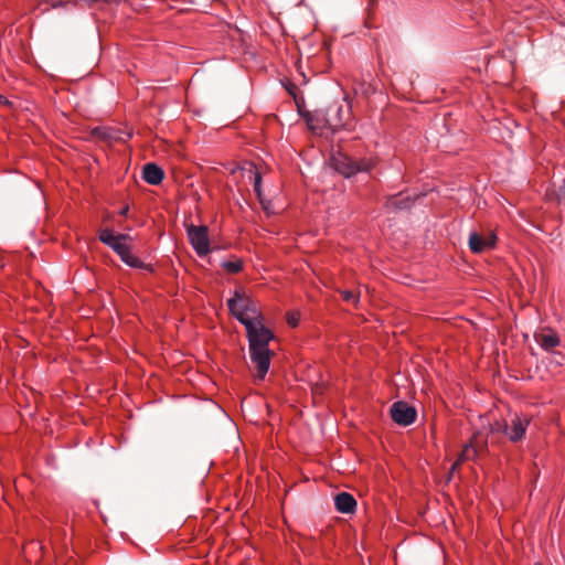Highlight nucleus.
I'll return each mask as SVG.
<instances>
[{
	"instance_id": "obj_1",
	"label": "nucleus",
	"mask_w": 565,
	"mask_h": 565,
	"mask_svg": "<svg viewBox=\"0 0 565 565\" xmlns=\"http://www.w3.org/2000/svg\"><path fill=\"white\" fill-rule=\"evenodd\" d=\"M227 308L245 327L249 356L257 370L256 377L264 380L274 356L269 349V342L275 338L273 330L264 324V316L257 301L243 289L234 291L233 297L227 300Z\"/></svg>"
},
{
	"instance_id": "obj_2",
	"label": "nucleus",
	"mask_w": 565,
	"mask_h": 565,
	"mask_svg": "<svg viewBox=\"0 0 565 565\" xmlns=\"http://www.w3.org/2000/svg\"><path fill=\"white\" fill-rule=\"evenodd\" d=\"M342 103H332L324 109H316L302 114L310 130L322 134L324 129L333 132L339 130L352 131L355 128V118L352 111V103L348 95Z\"/></svg>"
},
{
	"instance_id": "obj_3",
	"label": "nucleus",
	"mask_w": 565,
	"mask_h": 565,
	"mask_svg": "<svg viewBox=\"0 0 565 565\" xmlns=\"http://www.w3.org/2000/svg\"><path fill=\"white\" fill-rule=\"evenodd\" d=\"M98 239L111 248L127 266L137 269H143L153 273L154 268L151 264H146L138 256L132 254V248L127 241L131 242L132 237L129 234L114 235L108 228L100 230Z\"/></svg>"
},
{
	"instance_id": "obj_4",
	"label": "nucleus",
	"mask_w": 565,
	"mask_h": 565,
	"mask_svg": "<svg viewBox=\"0 0 565 565\" xmlns=\"http://www.w3.org/2000/svg\"><path fill=\"white\" fill-rule=\"evenodd\" d=\"M379 162L380 160L376 156L355 159L341 151H338L331 157L333 169L347 179L360 172L372 171L377 167Z\"/></svg>"
},
{
	"instance_id": "obj_5",
	"label": "nucleus",
	"mask_w": 565,
	"mask_h": 565,
	"mask_svg": "<svg viewBox=\"0 0 565 565\" xmlns=\"http://www.w3.org/2000/svg\"><path fill=\"white\" fill-rule=\"evenodd\" d=\"M531 416L526 414H513L510 420H495L490 425L492 433H500L508 437L511 443L521 441L531 424Z\"/></svg>"
},
{
	"instance_id": "obj_6",
	"label": "nucleus",
	"mask_w": 565,
	"mask_h": 565,
	"mask_svg": "<svg viewBox=\"0 0 565 565\" xmlns=\"http://www.w3.org/2000/svg\"><path fill=\"white\" fill-rule=\"evenodd\" d=\"M190 245L198 256H206L211 252L209 228L205 225L190 224L185 226Z\"/></svg>"
},
{
	"instance_id": "obj_7",
	"label": "nucleus",
	"mask_w": 565,
	"mask_h": 565,
	"mask_svg": "<svg viewBox=\"0 0 565 565\" xmlns=\"http://www.w3.org/2000/svg\"><path fill=\"white\" fill-rule=\"evenodd\" d=\"M390 415L395 424L402 427H407L415 423L417 418V411L407 402L398 401L392 404Z\"/></svg>"
},
{
	"instance_id": "obj_8",
	"label": "nucleus",
	"mask_w": 565,
	"mask_h": 565,
	"mask_svg": "<svg viewBox=\"0 0 565 565\" xmlns=\"http://www.w3.org/2000/svg\"><path fill=\"white\" fill-rule=\"evenodd\" d=\"M469 248L475 254H481L486 250L492 249L497 245V235L490 231L487 235H481L477 232H472L469 235Z\"/></svg>"
},
{
	"instance_id": "obj_9",
	"label": "nucleus",
	"mask_w": 565,
	"mask_h": 565,
	"mask_svg": "<svg viewBox=\"0 0 565 565\" xmlns=\"http://www.w3.org/2000/svg\"><path fill=\"white\" fill-rule=\"evenodd\" d=\"M534 340L545 352H554V349L561 344L558 333L551 327H543L534 332Z\"/></svg>"
},
{
	"instance_id": "obj_10",
	"label": "nucleus",
	"mask_w": 565,
	"mask_h": 565,
	"mask_svg": "<svg viewBox=\"0 0 565 565\" xmlns=\"http://www.w3.org/2000/svg\"><path fill=\"white\" fill-rule=\"evenodd\" d=\"M415 199L409 195H391L386 199L383 206L388 212H397L403 210H409L414 205Z\"/></svg>"
},
{
	"instance_id": "obj_11",
	"label": "nucleus",
	"mask_w": 565,
	"mask_h": 565,
	"mask_svg": "<svg viewBox=\"0 0 565 565\" xmlns=\"http://www.w3.org/2000/svg\"><path fill=\"white\" fill-rule=\"evenodd\" d=\"M164 178V171L158 164L149 162L142 168V179L150 185H158Z\"/></svg>"
},
{
	"instance_id": "obj_12",
	"label": "nucleus",
	"mask_w": 565,
	"mask_h": 565,
	"mask_svg": "<svg viewBox=\"0 0 565 565\" xmlns=\"http://www.w3.org/2000/svg\"><path fill=\"white\" fill-rule=\"evenodd\" d=\"M334 505L340 513L349 514L355 511L356 500L351 493L340 492L334 498Z\"/></svg>"
},
{
	"instance_id": "obj_13",
	"label": "nucleus",
	"mask_w": 565,
	"mask_h": 565,
	"mask_svg": "<svg viewBox=\"0 0 565 565\" xmlns=\"http://www.w3.org/2000/svg\"><path fill=\"white\" fill-rule=\"evenodd\" d=\"M281 85L286 89V92L294 98V102L298 108L305 103L303 96L297 84H295L288 77H284L280 79Z\"/></svg>"
},
{
	"instance_id": "obj_14",
	"label": "nucleus",
	"mask_w": 565,
	"mask_h": 565,
	"mask_svg": "<svg viewBox=\"0 0 565 565\" xmlns=\"http://www.w3.org/2000/svg\"><path fill=\"white\" fill-rule=\"evenodd\" d=\"M478 455V450L476 446L472 444V440L465 445L457 460L451 466V471L456 470L462 462L468 460H473Z\"/></svg>"
},
{
	"instance_id": "obj_15",
	"label": "nucleus",
	"mask_w": 565,
	"mask_h": 565,
	"mask_svg": "<svg viewBox=\"0 0 565 565\" xmlns=\"http://www.w3.org/2000/svg\"><path fill=\"white\" fill-rule=\"evenodd\" d=\"M221 267L231 275L238 274L244 268V262L239 257H233L232 259L224 260L221 263Z\"/></svg>"
},
{
	"instance_id": "obj_16",
	"label": "nucleus",
	"mask_w": 565,
	"mask_h": 565,
	"mask_svg": "<svg viewBox=\"0 0 565 565\" xmlns=\"http://www.w3.org/2000/svg\"><path fill=\"white\" fill-rule=\"evenodd\" d=\"M90 136L102 141H109L114 138L110 129L106 127L93 128L90 131Z\"/></svg>"
},
{
	"instance_id": "obj_17",
	"label": "nucleus",
	"mask_w": 565,
	"mask_h": 565,
	"mask_svg": "<svg viewBox=\"0 0 565 565\" xmlns=\"http://www.w3.org/2000/svg\"><path fill=\"white\" fill-rule=\"evenodd\" d=\"M262 174L260 172L255 169L254 171V192L256 193L257 198L262 202Z\"/></svg>"
},
{
	"instance_id": "obj_18",
	"label": "nucleus",
	"mask_w": 565,
	"mask_h": 565,
	"mask_svg": "<svg viewBox=\"0 0 565 565\" xmlns=\"http://www.w3.org/2000/svg\"><path fill=\"white\" fill-rule=\"evenodd\" d=\"M340 294L342 296V299L347 302L358 303V301H359V296L354 291L342 290V291H340Z\"/></svg>"
},
{
	"instance_id": "obj_19",
	"label": "nucleus",
	"mask_w": 565,
	"mask_h": 565,
	"mask_svg": "<svg viewBox=\"0 0 565 565\" xmlns=\"http://www.w3.org/2000/svg\"><path fill=\"white\" fill-rule=\"evenodd\" d=\"M300 317L298 313H289L287 317V322L290 327L296 328L299 324Z\"/></svg>"
},
{
	"instance_id": "obj_20",
	"label": "nucleus",
	"mask_w": 565,
	"mask_h": 565,
	"mask_svg": "<svg viewBox=\"0 0 565 565\" xmlns=\"http://www.w3.org/2000/svg\"><path fill=\"white\" fill-rule=\"evenodd\" d=\"M557 199H558L559 202H562V201L565 202V181H564V184L561 185L559 189H558Z\"/></svg>"
},
{
	"instance_id": "obj_21",
	"label": "nucleus",
	"mask_w": 565,
	"mask_h": 565,
	"mask_svg": "<svg viewBox=\"0 0 565 565\" xmlns=\"http://www.w3.org/2000/svg\"><path fill=\"white\" fill-rule=\"evenodd\" d=\"M7 102L8 100L6 99V97L0 94V103H7Z\"/></svg>"
},
{
	"instance_id": "obj_22",
	"label": "nucleus",
	"mask_w": 565,
	"mask_h": 565,
	"mask_svg": "<svg viewBox=\"0 0 565 565\" xmlns=\"http://www.w3.org/2000/svg\"><path fill=\"white\" fill-rule=\"evenodd\" d=\"M127 211H128V207L126 206V207H124V209L121 210L120 214H121V215H125V214L127 213Z\"/></svg>"
},
{
	"instance_id": "obj_23",
	"label": "nucleus",
	"mask_w": 565,
	"mask_h": 565,
	"mask_svg": "<svg viewBox=\"0 0 565 565\" xmlns=\"http://www.w3.org/2000/svg\"><path fill=\"white\" fill-rule=\"evenodd\" d=\"M301 76H302V83H307V78H306L305 74H301Z\"/></svg>"
}]
</instances>
